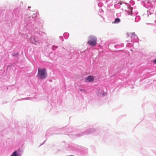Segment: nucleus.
I'll return each mask as SVG.
<instances>
[{"label": "nucleus", "instance_id": "obj_1", "mask_svg": "<svg viewBox=\"0 0 156 156\" xmlns=\"http://www.w3.org/2000/svg\"><path fill=\"white\" fill-rule=\"evenodd\" d=\"M39 77L40 78L44 79L47 77V71L45 68L41 69L39 68L37 74Z\"/></svg>", "mask_w": 156, "mask_h": 156}, {"label": "nucleus", "instance_id": "obj_2", "mask_svg": "<svg viewBox=\"0 0 156 156\" xmlns=\"http://www.w3.org/2000/svg\"><path fill=\"white\" fill-rule=\"evenodd\" d=\"M97 39L96 37L94 36H90L88 37L87 43L90 46H93L96 45Z\"/></svg>", "mask_w": 156, "mask_h": 156}, {"label": "nucleus", "instance_id": "obj_3", "mask_svg": "<svg viewBox=\"0 0 156 156\" xmlns=\"http://www.w3.org/2000/svg\"><path fill=\"white\" fill-rule=\"evenodd\" d=\"M94 80V77L92 76H89L87 77L85 80L86 82H93Z\"/></svg>", "mask_w": 156, "mask_h": 156}, {"label": "nucleus", "instance_id": "obj_4", "mask_svg": "<svg viewBox=\"0 0 156 156\" xmlns=\"http://www.w3.org/2000/svg\"><path fill=\"white\" fill-rule=\"evenodd\" d=\"M120 21V19L119 18H117L115 19V21L113 22H112V23H119Z\"/></svg>", "mask_w": 156, "mask_h": 156}, {"label": "nucleus", "instance_id": "obj_5", "mask_svg": "<svg viewBox=\"0 0 156 156\" xmlns=\"http://www.w3.org/2000/svg\"><path fill=\"white\" fill-rule=\"evenodd\" d=\"M16 151L13 152L10 156H17L16 154Z\"/></svg>", "mask_w": 156, "mask_h": 156}, {"label": "nucleus", "instance_id": "obj_6", "mask_svg": "<svg viewBox=\"0 0 156 156\" xmlns=\"http://www.w3.org/2000/svg\"><path fill=\"white\" fill-rule=\"evenodd\" d=\"M131 35L132 36H136V35L135 34V33H133L131 34Z\"/></svg>", "mask_w": 156, "mask_h": 156}, {"label": "nucleus", "instance_id": "obj_7", "mask_svg": "<svg viewBox=\"0 0 156 156\" xmlns=\"http://www.w3.org/2000/svg\"><path fill=\"white\" fill-rule=\"evenodd\" d=\"M153 62H154V63H155L156 64V59H154V61H153Z\"/></svg>", "mask_w": 156, "mask_h": 156}, {"label": "nucleus", "instance_id": "obj_8", "mask_svg": "<svg viewBox=\"0 0 156 156\" xmlns=\"http://www.w3.org/2000/svg\"><path fill=\"white\" fill-rule=\"evenodd\" d=\"M70 156H74L72 155H71Z\"/></svg>", "mask_w": 156, "mask_h": 156}]
</instances>
